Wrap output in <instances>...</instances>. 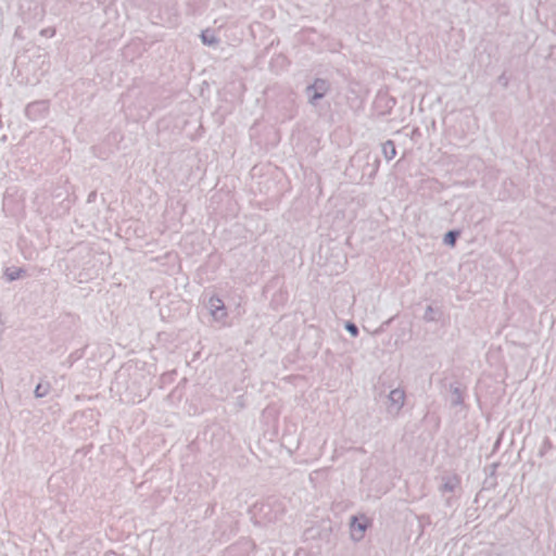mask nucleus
Wrapping results in <instances>:
<instances>
[{"label": "nucleus", "mask_w": 556, "mask_h": 556, "mask_svg": "<svg viewBox=\"0 0 556 556\" xmlns=\"http://www.w3.org/2000/svg\"><path fill=\"white\" fill-rule=\"evenodd\" d=\"M258 453L271 459L289 456V451L283 447L279 440H274L267 437H264L258 442Z\"/></svg>", "instance_id": "nucleus-1"}, {"label": "nucleus", "mask_w": 556, "mask_h": 556, "mask_svg": "<svg viewBox=\"0 0 556 556\" xmlns=\"http://www.w3.org/2000/svg\"><path fill=\"white\" fill-rule=\"evenodd\" d=\"M206 312L210 318L215 323L224 321L227 316V307L223 300L217 295H211L206 302Z\"/></svg>", "instance_id": "nucleus-2"}, {"label": "nucleus", "mask_w": 556, "mask_h": 556, "mask_svg": "<svg viewBox=\"0 0 556 556\" xmlns=\"http://www.w3.org/2000/svg\"><path fill=\"white\" fill-rule=\"evenodd\" d=\"M329 91V85L324 79H314L305 89L307 101L311 105H316Z\"/></svg>", "instance_id": "nucleus-3"}, {"label": "nucleus", "mask_w": 556, "mask_h": 556, "mask_svg": "<svg viewBox=\"0 0 556 556\" xmlns=\"http://www.w3.org/2000/svg\"><path fill=\"white\" fill-rule=\"evenodd\" d=\"M368 527V521L362 517H353L350 521V535L351 539L355 542H358L363 539L364 533Z\"/></svg>", "instance_id": "nucleus-4"}, {"label": "nucleus", "mask_w": 556, "mask_h": 556, "mask_svg": "<svg viewBox=\"0 0 556 556\" xmlns=\"http://www.w3.org/2000/svg\"><path fill=\"white\" fill-rule=\"evenodd\" d=\"M388 400H389L391 408L394 410H399L404 404V400H405L404 392L400 389L392 390L389 393Z\"/></svg>", "instance_id": "nucleus-5"}, {"label": "nucleus", "mask_w": 556, "mask_h": 556, "mask_svg": "<svg viewBox=\"0 0 556 556\" xmlns=\"http://www.w3.org/2000/svg\"><path fill=\"white\" fill-rule=\"evenodd\" d=\"M381 154L387 162H390L396 156L395 144L391 140H387L381 144Z\"/></svg>", "instance_id": "nucleus-6"}, {"label": "nucleus", "mask_w": 556, "mask_h": 556, "mask_svg": "<svg viewBox=\"0 0 556 556\" xmlns=\"http://www.w3.org/2000/svg\"><path fill=\"white\" fill-rule=\"evenodd\" d=\"M24 271L21 268L7 269L3 273V277L7 281H14L23 277Z\"/></svg>", "instance_id": "nucleus-7"}, {"label": "nucleus", "mask_w": 556, "mask_h": 556, "mask_svg": "<svg viewBox=\"0 0 556 556\" xmlns=\"http://www.w3.org/2000/svg\"><path fill=\"white\" fill-rule=\"evenodd\" d=\"M444 241H445L448 245L453 247V245H454V243H455V236H454V233H453L452 231H448V232L445 235Z\"/></svg>", "instance_id": "nucleus-8"}, {"label": "nucleus", "mask_w": 556, "mask_h": 556, "mask_svg": "<svg viewBox=\"0 0 556 556\" xmlns=\"http://www.w3.org/2000/svg\"><path fill=\"white\" fill-rule=\"evenodd\" d=\"M346 330L352 333L353 336L356 334V328L353 325H348Z\"/></svg>", "instance_id": "nucleus-9"}]
</instances>
